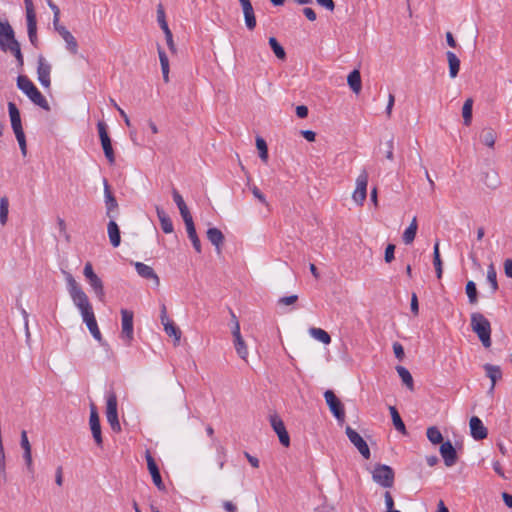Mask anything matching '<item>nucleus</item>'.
<instances>
[{
	"label": "nucleus",
	"mask_w": 512,
	"mask_h": 512,
	"mask_svg": "<svg viewBox=\"0 0 512 512\" xmlns=\"http://www.w3.org/2000/svg\"><path fill=\"white\" fill-rule=\"evenodd\" d=\"M157 21L159 23L160 28L168 26V23L165 18V11L162 4H159L157 6Z\"/></svg>",
	"instance_id": "54"
},
{
	"label": "nucleus",
	"mask_w": 512,
	"mask_h": 512,
	"mask_svg": "<svg viewBox=\"0 0 512 512\" xmlns=\"http://www.w3.org/2000/svg\"><path fill=\"white\" fill-rule=\"evenodd\" d=\"M446 57L449 65V76L455 78L460 70V60L457 55L452 51L446 52Z\"/></svg>",
	"instance_id": "27"
},
{
	"label": "nucleus",
	"mask_w": 512,
	"mask_h": 512,
	"mask_svg": "<svg viewBox=\"0 0 512 512\" xmlns=\"http://www.w3.org/2000/svg\"><path fill=\"white\" fill-rule=\"evenodd\" d=\"M107 422L111 426V429L115 432H120L121 426L118 419V413L106 415Z\"/></svg>",
	"instance_id": "52"
},
{
	"label": "nucleus",
	"mask_w": 512,
	"mask_h": 512,
	"mask_svg": "<svg viewBox=\"0 0 512 512\" xmlns=\"http://www.w3.org/2000/svg\"><path fill=\"white\" fill-rule=\"evenodd\" d=\"M8 52H10L15 57L16 62H17V66L19 68H22L23 65H24V57H23V54L21 52L20 43L16 42L12 46L8 47Z\"/></svg>",
	"instance_id": "44"
},
{
	"label": "nucleus",
	"mask_w": 512,
	"mask_h": 512,
	"mask_svg": "<svg viewBox=\"0 0 512 512\" xmlns=\"http://www.w3.org/2000/svg\"><path fill=\"white\" fill-rule=\"evenodd\" d=\"M134 267L140 277L147 279V280L151 279V280H153L154 285L156 287L159 286L160 279L151 266L146 265L142 262H135Z\"/></svg>",
	"instance_id": "17"
},
{
	"label": "nucleus",
	"mask_w": 512,
	"mask_h": 512,
	"mask_svg": "<svg viewBox=\"0 0 512 512\" xmlns=\"http://www.w3.org/2000/svg\"><path fill=\"white\" fill-rule=\"evenodd\" d=\"M504 272L507 277L512 278V259L504 261Z\"/></svg>",
	"instance_id": "64"
},
{
	"label": "nucleus",
	"mask_w": 512,
	"mask_h": 512,
	"mask_svg": "<svg viewBox=\"0 0 512 512\" xmlns=\"http://www.w3.org/2000/svg\"><path fill=\"white\" fill-rule=\"evenodd\" d=\"M239 2L243 9L246 27L249 30H253L256 27V18L252 4L250 0H239Z\"/></svg>",
	"instance_id": "21"
},
{
	"label": "nucleus",
	"mask_w": 512,
	"mask_h": 512,
	"mask_svg": "<svg viewBox=\"0 0 512 512\" xmlns=\"http://www.w3.org/2000/svg\"><path fill=\"white\" fill-rule=\"evenodd\" d=\"M15 136H16V139L20 146L22 155L25 157L26 156V139H25L24 131L20 132V133H16Z\"/></svg>",
	"instance_id": "60"
},
{
	"label": "nucleus",
	"mask_w": 512,
	"mask_h": 512,
	"mask_svg": "<svg viewBox=\"0 0 512 512\" xmlns=\"http://www.w3.org/2000/svg\"><path fill=\"white\" fill-rule=\"evenodd\" d=\"M156 212L163 232L166 234L172 233L174 227L169 215L160 207H156Z\"/></svg>",
	"instance_id": "25"
},
{
	"label": "nucleus",
	"mask_w": 512,
	"mask_h": 512,
	"mask_svg": "<svg viewBox=\"0 0 512 512\" xmlns=\"http://www.w3.org/2000/svg\"><path fill=\"white\" fill-rule=\"evenodd\" d=\"M440 454L443 458L444 464L447 467H451L457 462V452L452 445L451 441L447 440L440 446Z\"/></svg>",
	"instance_id": "15"
},
{
	"label": "nucleus",
	"mask_w": 512,
	"mask_h": 512,
	"mask_svg": "<svg viewBox=\"0 0 512 512\" xmlns=\"http://www.w3.org/2000/svg\"><path fill=\"white\" fill-rule=\"evenodd\" d=\"M65 279L68 293L72 299L73 304L79 310L82 319L94 314L93 307L89 301L88 296L83 291L82 287L77 283L72 274L66 273Z\"/></svg>",
	"instance_id": "1"
},
{
	"label": "nucleus",
	"mask_w": 512,
	"mask_h": 512,
	"mask_svg": "<svg viewBox=\"0 0 512 512\" xmlns=\"http://www.w3.org/2000/svg\"><path fill=\"white\" fill-rule=\"evenodd\" d=\"M207 239L215 246L217 253L221 252V247L224 243V235L220 229L216 227L209 228L206 232Z\"/></svg>",
	"instance_id": "23"
},
{
	"label": "nucleus",
	"mask_w": 512,
	"mask_h": 512,
	"mask_svg": "<svg viewBox=\"0 0 512 512\" xmlns=\"http://www.w3.org/2000/svg\"><path fill=\"white\" fill-rule=\"evenodd\" d=\"M82 320L86 324L93 338L97 340L102 346L105 345L106 343L103 341L102 334L99 330L95 314H92Z\"/></svg>",
	"instance_id": "22"
},
{
	"label": "nucleus",
	"mask_w": 512,
	"mask_h": 512,
	"mask_svg": "<svg viewBox=\"0 0 512 512\" xmlns=\"http://www.w3.org/2000/svg\"><path fill=\"white\" fill-rule=\"evenodd\" d=\"M393 351H394L395 357L398 360L401 361L404 358V355H405L404 348L399 342L393 343Z\"/></svg>",
	"instance_id": "63"
},
{
	"label": "nucleus",
	"mask_w": 512,
	"mask_h": 512,
	"mask_svg": "<svg viewBox=\"0 0 512 512\" xmlns=\"http://www.w3.org/2000/svg\"><path fill=\"white\" fill-rule=\"evenodd\" d=\"M389 411L391 414L392 422L396 430L402 433H406V427L404 422L402 421L399 412L397 411L396 407L390 406Z\"/></svg>",
	"instance_id": "36"
},
{
	"label": "nucleus",
	"mask_w": 512,
	"mask_h": 512,
	"mask_svg": "<svg viewBox=\"0 0 512 512\" xmlns=\"http://www.w3.org/2000/svg\"><path fill=\"white\" fill-rule=\"evenodd\" d=\"M17 87L20 89L35 105L46 111H50V105L34 83L25 75L17 77Z\"/></svg>",
	"instance_id": "2"
},
{
	"label": "nucleus",
	"mask_w": 512,
	"mask_h": 512,
	"mask_svg": "<svg viewBox=\"0 0 512 512\" xmlns=\"http://www.w3.org/2000/svg\"><path fill=\"white\" fill-rule=\"evenodd\" d=\"M324 398L329 406L331 413L339 421L343 422L345 419V410L342 402L337 398L333 391L327 390L324 393Z\"/></svg>",
	"instance_id": "8"
},
{
	"label": "nucleus",
	"mask_w": 512,
	"mask_h": 512,
	"mask_svg": "<svg viewBox=\"0 0 512 512\" xmlns=\"http://www.w3.org/2000/svg\"><path fill=\"white\" fill-rule=\"evenodd\" d=\"M107 233L111 245L116 248L121 243L120 229L115 219H110L107 225Z\"/></svg>",
	"instance_id": "24"
},
{
	"label": "nucleus",
	"mask_w": 512,
	"mask_h": 512,
	"mask_svg": "<svg viewBox=\"0 0 512 512\" xmlns=\"http://www.w3.org/2000/svg\"><path fill=\"white\" fill-rule=\"evenodd\" d=\"M426 435H427V438L428 440L432 443V444H442L443 443V436H442V433L440 432V430L435 427V426H431L427 429V432H426Z\"/></svg>",
	"instance_id": "40"
},
{
	"label": "nucleus",
	"mask_w": 512,
	"mask_h": 512,
	"mask_svg": "<svg viewBox=\"0 0 512 512\" xmlns=\"http://www.w3.org/2000/svg\"><path fill=\"white\" fill-rule=\"evenodd\" d=\"M163 326L167 335L174 337L176 342L180 341L181 331L172 321L164 322Z\"/></svg>",
	"instance_id": "42"
},
{
	"label": "nucleus",
	"mask_w": 512,
	"mask_h": 512,
	"mask_svg": "<svg viewBox=\"0 0 512 512\" xmlns=\"http://www.w3.org/2000/svg\"><path fill=\"white\" fill-rule=\"evenodd\" d=\"M397 373L401 378L402 382L407 386L408 389H414V382L411 373L409 370L403 366L396 367Z\"/></svg>",
	"instance_id": "33"
},
{
	"label": "nucleus",
	"mask_w": 512,
	"mask_h": 512,
	"mask_svg": "<svg viewBox=\"0 0 512 512\" xmlns=\"http://www.w3.org/2000/svg\"><path fill=\"white\" fill-rule=\"evenodd\" d=\"M23 458L25 460V464H26L27 470L30 473H34V466H33V461H32L31 450L24 451L23 452Z\"/></svg>",
	"instance_id": "58"
},
{
	"label": "nucleus",
	"mask_w": 512,
	"mask_h": 512,
	"mask_svg": "<svg viewBox=\"0 0 512 512\" xmlns=\"http://www.w3.org/2000/svg\"><path fill=\"white\" fill-rule=\"evenodd\" d=\"M97 129L99 133V137L101 140V145L107 160H114V151L112 148L111 139L107 132V125L104 121H99L97 123Z\"/></svg>",
	"instance_id": "11"
},
{
	"label": "nucleus",
	"mask_w": 512,
	"mask_h": 512,
	"mask_svg": "<svg viewBox=\"0 0 512 512\" xmlns=\"http://www.w3.org/2000/svg\"><path fill=\"white\" fill-rule=\"evenodd\" d=\"M486 376L491 380L493 384H496L497 380L501 379L502 371L501 368L497 365L485 364L483 366Z\"/></svg>",
	"instance_id": "31"
},
{
	"label": "nucleus",
	"mask_w": 512,
	"mask_h": 512,
	"mask_svg": "<svg viewBox=\"0 0 512 512\" xmlns=\"http://www.w3.org/2000/svg\"><path fill=\"white\" fill-rule=\"evenodd\" d=\"M8 113H9L11 127H12L14 134L23 132L20 111L17 108L15 103H13V102L8 103Z\"/></svg>",
	"instance_id": "20"
},
{
	"label": "nucleus",
	"mask_w": 512,
	"mask_h": 512,
	"mask_svg": "<svg viewBox=\"0 0 512 512\" xmlns=\"http://www.w3.org/2000/svg\"><path fill=\"white\" fill-rule=\"evenodd\" d=\"M310 335L316 340L320 341L323 344H329L331 342L330 335L321 328H311L309 330Z\"/></svg>",
	"instance_id": "38"
},
{
	"label": "nucleus",
	"mask_w": 512,
	"mask_h": 512,
	"mask_svg": "<svg viewBox=\"0 0 512 512\" xmlns=\"http://www.w3.org/2000/svg\"><path fill=\"white\" fill-rule=\"evenodd\" d=\"M368 173L362 170L356 179V188L352 194L353 201L362 206L367 197Z\"/></svg>",
	"instance_id": "7"
},
{
	"label": "nucleus",
	"mask_w": 512,
	"mask_h": 512,
	"mask_svg": "<svg viewBox=\"0 0 512 512\" xmlns=\"http://www.w3.org/2000/svg\"><path fill=\"white\" fill-rule=\"evenodd\" d=\"M57 225H58L59 233L64 237L66 242H70V235L67 232V227H66L65 220L63 218H61V217H58L57 218Z\"/></svg>",
	"instance_id": "53"
},
{
	"label": "nucleus",
	"mask_w": 512,
	"mask_h": 512,
	"mask_svg": "<svg viewBox=\"0 0 512 512\" xmlns=\"http://www.w3.org/2000/svg\"><path fill=\"white\" fill-rule=\"evenodd\" d=\"M105 207H106V215L110 219H115V215H112V212L118 211V203L114 196L105 197L104 198Z\"/></svg>",
	"instance_id": "41"
},
{
	"label": "nucleus",
	"mask_w": 512,
	"mask_h": 512,
	"mask_svg": "<svg viewBox=\"0 0 512 512\" xmlns=\"http://www.w3.org/2000/svg\"><path fill=\"white\" fill-rule=\"evenodd\" d=\"M16 42H18V40L15 38V33L12 34V37H0V50L2 52H8V47L12 46L13 44H15Z\"/></svg>",
	"instance_id": "51"
},
{
	"label": "nucleus",
	"mask_w": 512,
	"mask_h": 512,
	"mask_svg": "<svg viewBox=\"0 0 512 512\" xmlns=\"http://www.w3.org/2000/svg\"><path fill=\"white\" fill-rule=\"evenodd\" d=\"M394 471L385 464H378L372 471V478L374 482L384 488H391L394 484Z\"/></svg>",
	"instance_id": "5"
},
{
	"label": "nucleus",
	"mask_w": 512,
	"mask_h": 512,
	"mask_svg": "<svg viewBox=\"0 0 512 512\" xmlns=\"http://www.w3.org/2000/svg\"><path fill=\"white\" fill-rule=\"evenodd\" d=\"M472 108H473V99L468 98L465 100L462 107V116L463 123L465 126H469L472 122Z\"/></svg>",
	"instance_id": "35"
},
{
	"label": "nucleus",
	"mask_w": 512,
	"mask_h": 512,
	"mask_svg": "<svg viewBox=\"0 0 512 512\" xmlns=\"http://www.w3.org/2000/svg\"><path fill=\"white\" fill-rule=\"evenodd\" d=\"M58 34L65 42L66 50L72 55H76L78 53L79 46L76 38L72 35V33L66 27H60Z\"/></svg>",
	"instance_id": "19"
},
{
	"label": "nucleus",
	"mask_w": 512,
	"mask_h": 512,
	"mask_svg": "<svg viewBox=\"0 0 512 512\" xmlns=\"http://www.w3.org/2000/svg\"><path fill=\"white\" fill-rule=\"evenodd\" d=\"M466 294L470 304H476L478 301L477 288L474 281L470 280L467 282L465 287Z\"/></svg>",
	"instance_id": "45"
},
{
	"label": "nucleus",
	"mask_w": 512,
	"mask_h": 512,
	"mask_svg": "<svg viewBox=\"0 0 512 512\" xmlns=\"http://www.w3.org/2000/svg\"><path fill=\"white\" fill-rule=\"evenodd\" d=\"M89 424H90L93 438H94L97 446L101 447L103 444V440H102V434H101L100 419H99L97 411L94 408H92L91 413H90Z\"/></svg>",
	"instance_id": "18"
},
{
	"label": "nucleus",
	"mask_w": 512,
	"mask_h": 512,
	"mask_svg": "<svg viewBox=\"0 0 512 512\" xmlns=\"http://www.w3.org/2000/svg\"><path fill=\"white\" fill-rule=\"evenodd\" d=\"M481 143L493 148L496 141V132L490 127L484 128L479 135Z\"/></svg>",
	"instance_id": "30"
},
{
	"label": "nucleus",
	"mask_w": 512,
	"mask_h": 512,
	"mask_svg": "<svg viewBox=\"0 0 512 512\" xmlns=\"http://www.w3.org/2000/svg\"><path fill=\"white\" fill-rule=\"evenodd\" d=\"M26 10L27 34L30 43L37 48L39 39L37 36V18L32 0H24Z\"/></svg>",
	"instance_id": "4"
},
{
	"label": "nucleus",
	"mask_w": 512,
	"mask_h": 512,
	"mask_svg": "<svg viewBox=\"0 0 512 512\" xmlns=\"http://www.w3.org/2000/svg\"><path fill=\"white\" fill-rule=\"evenodd\" d=\"M394 251H395L394 244H388L386 246L385 255H384L385 262L391 263L394 260V258H395Z\"/></svg>",
	"instance_id": "59"
},
{
	"label": "nucleus",
	"mask_w": 512,
	"mask_h": 512,
	"mask_svg": "<svg viewBox=\"0 0 512 512\" xmlns=\"http://www.w3.org/2000/svg\"><path fill=\"white\" fill-rule=\"evenodd\" d=\"M14 30L12 26L10 25L9 21L7 19H2L0 17V37H12V34H14Z\"/></svg>",
	"instance_id": "50"
},
{
	"label": "nucleus",
	"mask_w": 512,
	"mask_h": 512,
	"mask_svg": "<svg viewBox=\"0 0 512 512\" xmlns=\"http://www.w3.org/2000/svg\"><path fill=\"white\" fill-rule=\"evenodd\" d=\"M345 433L349 439V441L357 448L359 453L365 458L369 459L371 456L370 449L363 439V437L353 428L347 426L345 429Z\"/></svg>",
	"instance_id": "9"
},
{
	"label": "nucleus",
	"mask_w": 512,
	"mask_h": 512,
	"mask_svg": "<svg viewBox=\"0 0 512 512\" xmlns=\"http://www.w3.org/2000/svg\"><path fill=\"white\" fill-rule=\"evenodd\" d=\"M51 70V64L40 54L37 58V78L44 88H49L51 85Z\"/></svg>",
	"instance_id": "10"
},
{
	"label": "nucleus",
	"mask_w": 512,
	"mask_h": 512,
	"mask_svg": "<svg viewBox=\"0 0 512 512\" xmlns=\"http://www.w3.org/2000/svg\"><path fill=\"white\" fill-rule=\"evenodd\" d=\"M158 55H159L163 80H164V82L167 83L169 81V60H168V57H167L165 51L161 47H158Z\"/></svg>",
	"instance_id": "32"
},
{
	"label": "nucleus",
	"mask_w": 512,
	"mask_h": 512,
	"mask_svg": "<svg viewBox=\"0 0 512 512\" xmlns=\"http://www.w3.org/2000/svg\"><path fill=\"white\" fill-rule=\"evenodd\" d=\"M479 180L490 189H496L500 185L498 173L494 169L490 168L489 165L482 168Z\"/></svg>",
	"instance_id": "13"
},
{
	"label": "nucleus",
	"mask_w": 512,
	"mask_h": 512,
	"mask_svg": "<svg viewBox=\"0 0 512 512\" xmlns=\"http://www.w3.org/2000/svg\"><path fill=\"white\" fill-rule=\"evenodd\" d=\"M133 317L132 311L121 309V338L128 346L134 339Z\"/></svg>",
	"instance_id": "6"
},
{
	"label": "nucleus",
	"mask_w": 512,
	"mask_h": 512,
	"mask_svg": "<svg viewBox=\"0 0 512 512\" xmlns=\"http://www.w3.org/2000/svg\"><path fill=\"white\" fill-rule=\"evenodd\" d=\"M469 425H470L471 436L475 440H483L487 437V435H488L487 428L484 426V424L480 418H478L477 416L471 417Z\"/></svg>",
	"instance_id": "16"
},
{
	"label": "nucleus",
	"mask_w": 512,
	"mask_h": 512,
	"mask_svg": "<svg viewBox=\"0 0 512 512\" xmlns=\"http://www.w3.org/2000/svg\"><path fill=\"white\" fill-rule=\"evenodd\" d=\"M256 147L259 152V157L261 160H267L268 158V147L266 141L260 137L257 136L256 138Z\"/></svg>",
	"instance_id": "48"
},
{
	"label": "nucleus",
	"mask_w": 512,
	"mask_h": 512,
	"mask_svg": "<svg viewBox=\"0 0 512 512\" xmlns=\"http://www.w3.org/2000/svg\"><path fill=\"white\" fill-rule=\"evenodd\" d=\"M179 211L186 227H188L189 225H194L193 218L188 210L187 205L179 209Z\"/></svg>",
	"instance_id": "55"
},
{
	"label": "nucleus",
	"mask_w": 512,
	"mask_h": 512,
	"mask_svg": "<svg viewBox=\"0 0 512 512\" xmlns=\"http://www.w3.org/2000/svg\"><path fill=\"white\" fill-rule=\"evenodd\" d=\"M213 445L216 449V459L219 469L222 470L226 462V449L217 439H213Z\"/></svg>",
	"instance_id": "34"
},
{
	"label": "nucleus",
	"mask_w": 512,
	"mask_h": 512,
	"mask_svg": "<svg viewBox=\"0 0 512 512\" xmlns=\"http://www.w3.org/2000/svg\"><path fill=\"white\" fill-rule=\"evenodd\" d=\"M88 284L90 285L91 289L95 293L96 297L101 301L104 302L105 300V291L102 280L98 277V275H95L94 277H91L87 280Z\"/></svg>",
	"instance_id": "26"
},
{
	"label": "nucleus",
	"mask_w": 512,
	"mask_h": 512,
	"mask_svg": "<svg viewBox=\"0 0 512 512\" xmlns=\"http://www.w3.org/2000/svg\"><path fill=\"white\" fill-rule=\"evenodd\" d=\"M230 313H231V317H232V320H233V328H232V335H233V338H241V333H240V324H239V321L236 317V315L234 314V312L232 310H230Z\"/></svg>",
	"instance_id": "57"
},
{
	"label": "nucleus",
	"mask_w": 512,
	"mask_h": 512,
	"mask_svg": "<svg viewBox=\"0 0 512 512\" xmlns=\"http://www.w3.org/2000/svg\"><path fill=\"white\" fill-rule=\"evenodd\" d=\"M187 234L189 239L192 242V245L197 253H201V242L200 239L196 233L195 225H189L186 227Z\"/></svg>",
	"instance_id": "39"
},
{
	"label": "nucleus",
	"mask_w": 512,
	"mask_h": 512,
	"mask_svg": "<svg viewBox=\"0 0 512 512\" xmlns=\"http://www.w3.org/2000/svg\"><path fill=\"white\" fill-rule=\"evenodd\" d=\"M269 45L276 57L279 59H284L286 57V53L284 48L279 44V42L274 37L269 38Z\"/></svg>",
	"instance_id": "47"
},
{
	"label": "nucleus",
	"mask_w": 512,
	"mask_h": 512,
	"mask_svg": "<svg viewBox=\"0 0 512 512\" xmlns=\"http://www.w3.org/2000/svg\"><path fill=\"white\" fill-rule=\"evenodd\" d=\"M487 281L490 284L492 293H495L499 286L497 282V273L493 264H490L487 269Z\"/></svg>",
	"instance_id": "43"
},
{
	"label": "nucleus",
	"mask_w": 512,
	"mask_h": 512,
	"mask_svg": "<svg viewBox=\"0 0 512 512\" xmlns=\"http://www.w3.org/2000/svg\"><path fill=\"white\" fill-rule=\"evenodd\" d=\"M8 208H9V201L7 197H2L0 199V223L2 225H5L8 219Z\"/></svg>",
	"instance_id": "49"
},
{
	"label": "nucleus",
	"mask_w": 512,
	"mask_h": 512,
	"mask_svg": "<svg viewBox=\"0 0 512 512\" xmlns=\"http://www.w3.org/2000/svg\"><path fill=\"white\" fill-rule=\"evenodd\" d=\"M347 82L351 90L358 94L361 91L362 84H361V75L360 72L355 69L352 72L349 73L347 77Z\"/></svg>",
	"instance_id": "28"
},
{
	"label": "nucleus",
	"mask_w": 512,
	"mask_h": 512,
	"mask_svg": "<svg viewBox=\"0 0 512 512\" xmlns=\"http://www.w3.org/2000/svg\"><path fill=\"white\" fill-rule=\"evenodd\" d=\"M145 458L147 461V467L151 474L153 483L159 490H164L165 485L162 481L159 468H158L154 458L152 457L151 453L148 450L146 451Z\"/></svg>",
	"instance_id": "14"
},
{
	"label": "nucleus",
	"mask_w": 512,
	"mask_h": 512,
	"mask_svg": "<svg viewBox=\"0 0 512 512\" xmlns=\"http://www.w3.org/2000/svg\"><path fill=\"white\" fill-rule=\"evenodd\" d=\"M298 300L297 295H290V296H284L279 298L278 304L279 305H292Z\"/></svg>",
	"instance_id": "62"
},
{
	"label": "nucleus",
	"mask_w": 512,
	"mask_h": 512,
	"mask_svg": "<svg viewBox=\"0 0 512 512\" xmlns=\"http://www.w3.org/2000/svg\"><path fill=\"white\" fill-rule=\"evenodd\" d=\"M471 328L485 348L491 346V325L489 320L481 313L471 314Z\"/></svg>",
	"instance_id": "3"
},
{
	"label": "nucleus",
	"mask_w": 512,
	"mask_h": 512,
	"mask_svg": "<svg viewBox=\"0 0 512 512\" xmlns=\"http://www.w3.org/2000/svg\"><path fill=\"white\" fill-rule=\"evenodd\" d=\"M172 196H173V200L176 203L178 209H181L182 207L186 206V203L184 202L183 197L180 195V193L176 189L172 190Z\"/></svg>",
	"instance_id": "61"
},
{
	"label": "nucleus",
	"mask_w": 512,
	"mask_h": 512,
	"mask_svg": "<svg viewBox=\"0 0 512 512\" xmlns=\"http://www.w3.org/2000/svg\"><path fill=\"white\" fill-rule=\"evenodd\" d=\"M433 265L434 267H442V260L439 251V241H436L433 247Z\"/></svg>",
	"instance_id": "56"
},
{
	"label": "nucleus",
	"mask_w": 512,
	"mask_h": 512,
	"mask_svg": "<svg viewBox=\"0 0 512 512\" xmlns=\"http://www.w3.org/2000/svg\"><path fill=\"white\" fill-rule=\"evenodd\" d=\"M115 413H118L117 396L114 391H109L106 394V415Z\"/></svg>",
	"instance_id": "37"
},
{
	"label": "nucleus",
	"mask_w": 512,
	"mask_h": 512,
	"mask_svg": "<svg viewBox=\"0 0 512 512\" xmlns=\"http://www.w3.org/2000/svg\"><path fill=\"white\" fill-rule=\"evenodd\" d=\"M269 420L273 430L279 438L280 443L283 446L288 447L290 445V437L282 419L277 414H273L270 415Z\"/></svg>",
	"instance_id": "12"
},
{
	"label": "nucleus",
	"mask_w": 512,
	"mask_h": 512,
	"mask_svg": "<svg viewBox=\"0 0 512 512\" xmlns=\"http://www.w3.org/2000/svg\"><path fill=\"white\" fill-rule=\"evenodd\" d=\"M417 229H418L417 218L414 217L412 219L410 225L405 229V231L402 235L403 242L406 245L411 244L414 241V239L416 237Z\"/></svg>",
	"instance_id": "29"
},
{
	"label": "nucleus",
	"mask_w": 512,
	"mask_h": 512,
	"mask_svg": "<svg viewBox=\"0 0 512 512\" xmlns=\"http://www.w3.org/2000/svg\"><path fill=\"white\" fill-rule=\"evenodd\" d=\"M234 347L239 357L246 360L248 356V349L242 337L234 339Z\"/></svg>",
	"instance_id": "46"
}]
</instances>
